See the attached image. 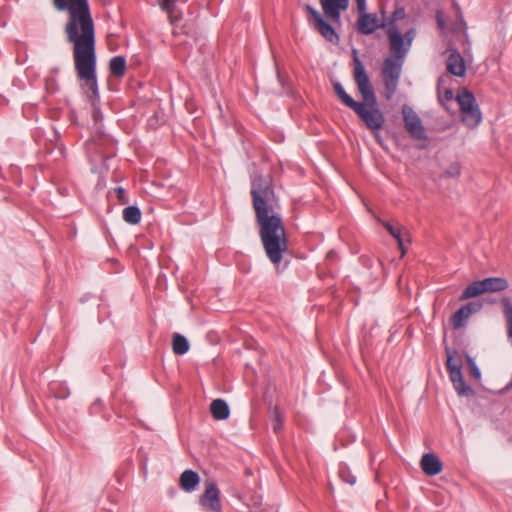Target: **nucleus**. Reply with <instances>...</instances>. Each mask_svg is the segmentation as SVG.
Returning <instances> with one entry per match:
<instances>
[{
    "instance_id": "nucleus-21",
    "label": "nucleus",
    "mask_w": 512,
    "mask_h": 512,
    "mask_svg": "<svg viewBox=\"0 0 512 512\" xmlns=\"http://www.w3.org/2000/svg\"><path fill=\"white\" fill-rule=\"evenodd\" d=\"M110 74L116 78H122L126 71V59L124 56H114L109 61Z\"/></svg>"
},
{
    "instance_id": "nucleus-38",
    "label": "nucleus",
    "mask_w": 512,
    "mask_h": 512,
    "mask_svg": "<svg viewBox=\"0 0 512 512\" xmlns=\"http://www.w3.org/2000/svg\"><path fill=\"white\" fill-rule=\"evenodd\" d=\"M452 99H453V91H452V89H450V88H446V89L444 90V94L442 95V103H440V104H441V105H444V102H445V101H447V102H448V101H450V100H452Z\"/></svg>"
},
{
    "instance_id": "nucleus-4",
    "label": "nucleus",
    "mask_w": 512,
    "mask_h": 512,
    "mask_svg": "<svg viewBox=\"0 0 512 512\" xmlns=\"http://www.w3.org/2000/svg\"><path fill=\"white\" fill-rule=\"evenodd\" d=\"M323 13L310 4L304 5L308 24L326 41L339 44L340 36L336 28L341 26V15L346 12L350 0H319Z\"/></svg>"
},
{
    "instance_id": "nucleus-17",
    "label": "nucleus",
    "mask_w": 512,
    "mask_h": 512,
    "mask_svg": "<svg viewBox=\"0 0 512 512\" xmlns=\"http://www.w3.org/2000/svg\"><path fill=\"white\" fill-rule=\"evenodd\" d=\"M210 412L215 420H226L230 416L228 403L223 399H214L210 404Z\"/></svg>"
},
{
    "instance_id": "nucleus-2",
    "label": "nucleus",
    "mask_w": 512,
    "mask_h": 512,
    "mask_svg": "<svg viewBox=\"0 0 512 512\" xmlns=\"http://www.w3.org/2000/svg\"><path fill=\"white\" fill-rule=\"evenodd\" d=\"M250 195L263 249L275 270L281 273L288 268L292 253L284 221L278 213L280 203L273 177L252 175Z\"/></svg>"
},
{
    "instance_id": "nucleus-27",
    "label": "nucleus",
    "mask_w": 512,
    "mask_h": 512,
    "mask_svg": "<svg viewBox=\"0 0 512 512\" xmlns=\"http://www.w3.org/2000/svg\"><path fill=\"white\" fill-rule=\"evenodd\" d=\"M49 391L56 399H66L70 395L69 389L61 383H51Z\"/></svg>"
},
{
    "instance_id": "nucleus-23",
    "label": "nucleus",
    "mask_w": 512,
    "mask_h": 512,
    "mask_svg": "<svg viewBox=\"0 0 512 512\" xmlns=\"http://www.w3.org/2000/svg\"><path fill=\"white\" fill-rule=\"evenodd\" d=\"M500 303L507 324V336L512 344V303L508 297H502Z\"/></svg>"
},
{
    "instance_id": "nucleus-28",
    "label": "nucleus",
    "mask_w": 512,
    "mask_h": 512,
    "mask_svg": "<svg viewBox=\"0 0 512 512\" xmlns=\"http://www.w3.org/2000/svg\"><path fill=\"white\" fill-rule=\"evenodd\" d=\"M463 355H464L466 363L468 365L469 375L475 380H480L481 379V371H480L479 367L477 366L476 362L474 361V359L466 352H464Z\"/></svg>"
},
{
    "instance_id": "nucleus-31",
    "label": "nucleus",
    "mask_w": 512,
    "mask_h": 512,
    "mask_svg": "<svg viewBox=\"0 0 512 512\" xmlns=\"http://www.w3.org/2000/svg\"><path fill=\"white\" fill-rule=\"evenodd\" d=\"M339 476L344 482L350 485H354L356 483V477L350 473L347 466H340Z\"/></svg>"
},
{
    "instance_id": "nucleus-43",
    "label": "nucleus",
    "mask_w": 512,
    "mask_h": 512,
    "mask_svg": "<svg viewBox=\"0 0 512 512\" xmlns=\"http://www.w3.org/2000/svg\"><path fill=\"white\" fill-rule=\"evenodd\" d=\"M510 389H512V376H511V379L510 381L508 382V384L501 390H499V394H504L506 393L507 391H509Z\"/></svg>"
},
{
    "instance_id": "nucleus-8",
    "label": "nucleus",
    "mask_w": 512,
    "mask_h": 512,
    "mask_svg": "<svg viewBox=\"0 0 512 512\" xmlns=\"http://www.w3.org/2000/svg\"><path fill=\"white\" fill-rule=\"evenodd\" d=\"M459 105L461 121L469 128H475L481 122L482 113L473 92L465 89L456 97Z\"/></svg>"
},
{
    "instance_id": "nucleus-18",
    "label": "nucleus",
    "mask_w": 512,
    "mask_h": 512,
    "mask_svg": "<svg viewBox=\"0 0 512 512\" xmlns=\"http://www.w3.org/2000/svg\"><path fill=\"white\" fill-rule=\"evenodd\" d=\"M381 15L383 17L384 23L386 24V29L393 27H398L396 24L397 21L402 20L406 16V10L404 6H400L398 4V1H395V10L392 12L391 15L386 17V11L384 8L381 9Z\"/></svg>"
},
{
    "instance_id": "nucleus-5",
    "label": "nucleus",
    "mask_w": 512,
    "mask_h": 512,
    "mask_svg": "<svg viewBox=\"0 0 512 512\" xmlns=\"http://www.w3.org/2000/svg\"><path fill=\"white\" fill-rule=\"evenodd\" d=\"M446 362L445 366L449 374L450 381L457 394L461 397H472L475 395L474 389L468 385L462 374V355L456 348L445 347Z\"/></svg>"
},
{
    "instance_id": "nucleus-41",
    "label": "nucleus",
    "mask_w": 512,
    "mask_h": 512,
    "mask_svg": "<svg viewBox=\"0 0 512 512\" xmlns=\"http://www.w3.org/2000/svg\"><path fill=\"white\" fill-rule=\"evenodd\" d=\"M396 241H397V244H398V248L401 251V257H403L406 254V248L404 246V239H403V237H401V238H399Z\"/></svg>"
},
{
    "instance_id": "nucleus-40",
    "label": "nucleus",
    "mask_w": 512,
    "mask_h": 512,
    "mask_svg": "<svg viewBox=\"0 0 512 512\" xmlns=\"http://www.w3.org/2000/svg\"><path fill=\"white\" fill-rule=\"evenodd\" d=\"M103 408V403L100 400H96L90 406V412L96 413L99 412Z\"/></svg>"
},
{
    "instance_id": "nucleus-13",
    "label": "nucleus",
    "mask_w": 512,
    "mask_h": 512,
    "mask_svg": "<svg viewBox=\"0 0 512 512\" xmlns=\"http://www.w3.org/2000/svg\"><path fill=\"white\" fill-rule=\"evenodd\" d=\"M420 467L426 476L433 477L443 470L442 460L434 453H424L420 460Z\"/></svg>"
},
{
    "instance_id": "nucleus-44",
    "label": "nucleus",
    "mask_w": 512,
    "mask_h": 512,
    "mask_svg": "<svg viewBox=\"0 0 512 512\" xmlns=\"http://www.w3.org/2000/svg\"><path fill=\"white\" fill-rule=\"evenodd\" d=\"M92 297H93V295H92V294L87 293V294H85L83 297H81V298H80V302H81V303H85L86 301H88V300H89L90 298H92Z\"/></svg>"
},
{
    "instance_id": "nucleus-1",
    "label": "nucleus",
    "mask_w": 512,
    "mask_h": 512,
    "mask_svg": "<svg viewBox=\"0 0 512 512\" xmlns=\"http://www.w3.org/2000/svg\"><path fill=\"white\" fill-rule=\"evenodd\" d=\"M58 11H67L64 27L67 41L73 45V60L80 88L96 108L100 103L97 80L95 24L88 0H53Z\"/></svg>"
},
{
    "instance_id": "nucleus-25",
    "label": "nucleus",
    "mask_w": 512,
    "mask_h": 512,
    "mask_svg": "<svg viewBox=\"0 0 512 512\" xmlns=\"http://www.w3.org/2000/svg\"><path fill=\"white\" fill-rule=\"evenodd\" d=\"M333 90L341 103L352 110L355 99L346 92L343 85L340 82L335 81L333 82Z\"/></svg>"
},
{
    "instance_id": "nucleus-45",
    "label": "nucleus",
    "mask_w": 512,
    "mask_h": 512,
    "mask_svg": "<svg viewBox=\"0 0 512 512\" xmlns=\"http://www.w3.org/2000/svg\"><path fill=\"white\" fill-rule=\"evenodd\" d=\"M101 117H102V115H101L99 110H95L93 112V118H94L95 121H98V118H101Z\"/></svg>"
},
{
    "instance_id": "nucleus-19",
    "label": "nucleus",
    "mask_w": 512,
    "mask_h": 512,
    "mask_svg": "<svg viewBox=\"0 0 512 512\" xmlns=\"http://www.w3.org/2000/svg\"><path fill=\"white\" fill-rule=\"evenodd\" d=\"M481 283H483L485 293L504 291L509 286L507 279L504 277H487L482 279Z\"/></svg>"
},
{
    "instance_id": "nucleus-42",
    "label": "nucleus",
    "mask_w": 512,
    "mask_h": 512,
    "mask_svg": "<svg viewBox=\"0 0 512 512\" xmlns=\"http://www.w3.org/2000/svg\"><path fill=\"white\" fill-rule=\"evenodd\" d=\"M357 10L367 8V2L366 0H355Z\"/></svg>"
},
{
    "instance_id": "nucleus-34",
    "label": "nucleus",
    "mask_w": 512,
    "mask_h": 512,
    "mask_svg": "<svg viewBox=\"0 0 512 512\" xmlns=\"http://www.w3.org/2000/svg\"><path fill=\"white\" fill-rule=\"evenodd\" d=\"M45 88H46L47 93H49V94H54L55 92H57L59 89V86H58L56 78H54V77L46 78Z\"/></svg>"
},
{
    "instance_id": "nucleus-3",
    "label": "nucleus",
    "mask_w": 512,
    "mask_h": 512,
    "mask_svg": "<svg viewBox=\"0 0 512 512\" xmlns=\"http://www.w3.org/2000/svg\"><path fill=\"white\" fill-rule=\"evenodd\" d=\"M351 54L353 79L362 98V101H354L352 111L371 132L376 143L382 147L384 141L380 132L384 128L386 117L379 107L370 76L366 71L364 63L359 58L358 50L353 48Z\"/></svg>"
},
{
    "instance_id": "nucleus-33",
    "label": "nucleus",
    "mask_w": 512,
    "mask_h": 512,
    "mask_svg": "<svg viewBox=\"0 0 512 512\" xmlns=\"http://www.w3.org/2000/svg\"><path fill=\"white\" fill-rule=\"evenodd\" d=\"M114 193H115L117 200L121 204H127L129 202V197H128V194H127V191L125 188L118 186V187L114 188Z\"/></svg>"
},
{
    "instance_id": "nucleus-46",
    "label": "nucleus",
    "mask_w": 512,
    "mask_h": 512,
    "mask_svg": "<svg viewBox=\"0 0 512 512\" xmlns=\"http://www.w3.org/2000/svg\"><path fill=\"white\" fill-rule=\"evenodd\" d=\"M154 118L157 119V114L156 113H155L154 117L149 119V121H148L149 126H153L154 125V123H153Z\"/></svg>"
},
{
    "instance_id": "nucleus-7",
    "label": "nucleus",
    "mask_w": 512,
    "mask_h": 512,
    "mask_svg": "<svg viewBox=\"0 0 512 512\" xmlns=\"http://www.w3.org/2000/svg\"><path fill=\"white\" fill-rule=\"evenodd\" d=\"M404 60H400L395 57L388 56L385 58L382 68L381 75L384 85V97L386 100H390L397 91L399 79L402 72V65Z\"/></svg>"
},
{
    "instance_id": "nucleus-16",
    "label": "nucleus",
    "mask_w": 512,
    "mask_h": 512,
    "mask_svg": "<svg viewBox=\"0 0 512 512\" xmlns=\"http://www.w3.org/2000/svg\"><path fill=\"white\" fill-rule=\"evenodd\" d=\"M199 483L200 476L196 471L192 469H187L180 475L179 486L185 492H193L197 488Z\"/></svg>"
},
{
    "instance_id": "nucleus-35",
    "label": "nucleus",
    "mask_w": 512,
    "mask_h": 512,
    "mask_svg": "<svg viewBox=\"0 0 512 512\" xmlns=\"http://www.w3.org/2000/svg\"><path fill=\"white\" fill-rule=\"evenodd\" d=\"M448 79H449V77L446 75H441L437 79L436 90H437V96H438L439 103H442L441 90L444 87V85L447 83Z\"/></svg>"
},
{
    "instance_id": "nucleus-10",
    "label": "nucleus",
    "mask_w": 512,
    "mask_h": 512,
    "mask_svg": "<svg viewBox=\"0 0 512 512\" xmlns=\"http://www.w3.org/2000/svg\"><path fill=\"white\" fill-rule=\"evenodd\" d=\"M386 34L389 41L390 57L404 60L410 47L406 44L399 27L392 26V28L386 29Z\"/></svg>"
},
{
    "instance_id": "nucleus-6",
    "label": "nucleus",
    "mask_w": 512,
    "mask_h": 512,
    "mask_svg": "<svg viewBox=\"0 0 512 512\" xmlns=\"http://www.w3.org/2000/svg\"><path fill=\"white\" fill-rule=\"evenodd\" d=\"M402 116L404 128L409 136L417 141H420L417 145L418 149H427L429 146V136L427 135L426 128L422 123L420 116L408 105L402 106Z\"/></svg>"
},
{
    "instance_id": "nucleus-9",
    "label": "nucleus",
    "mask_w": 512,
    "mask_h": 512,
    "mask_svg": "<svg viewBox=\"0 0 512 512\" xmlns=\"http://www.w3.org/2000/svg\"><path fill=\"white\" fill-rule=\"evenodd\" d=\"M359 16L355 24L357 32L361 35H371L378 29H386L384 20L379 21L375 13H368L367 8L357 10Z\"/></svg>"
},
{
    "instance_id": "nucleus-29",
    "label": "nucleus",
    "mask_w": 512,
    "mask_h": 512,
    "mask_svg": "<svg viewBox=\"0 0 512 512\" xmlns=\"http://www.w3.org/2000/svg\"><path fill=\"white\" fill-rule=\"evenodd\" d=\"M271 422H272V429L275 433H279L283 429V423H284L283 415L277 406L273 408Z\"/></svg>"
},
{
    "instance_id": "nucleus-22",
    "label": "nucleus",
    "mask_w": 512,
    "mask_h": 512,
    "mask_svg": "<svg viewBox=\"0 0 512 512\" xmlns=\"http://www.w3.org/2000/svg\"><path fill=\"white\" fill-rule=\"evenodd\" d=\"M190 344L187 338L177 332L172 335V350L176 355H184L189 351Z\"/></svg>"
},
{
    "instance_id": "nucleus-36",
    "label": "nucleus",
    "mask_w": 512,
    "mask_h": 512,
    "mask_svg": "<svg viewBox=\"0 0 512 512\" xmlns=\"http://www.w3.org/2000/svg\"><path fill=\"white\" fill-rule=\"evenodd\" d=\"M435 18H436L437 27L440 30H444L446 27V22H445V19H444V16H443V13L441 10L436 11Z\"/></svg>"
},
{
    "instance_id": "nucleus-32",
    "label": "nucleus",
    "mask_w": 512,
    "mask_h": 512,
    "mask_svg": "<svg viewBox=\"0 0 512 512\" xmlns=\"http://www.w3.org/2000/svg\"><path fill=\"white\" fill-rule=\"evenodd\" d=\"M445 176L448 178H456L461 174V165L459 162H452L445 170Z\"/></svg>"
},
{
    "instance_id": "nucleus-26",
    "label": "nucleus",
    "mask_w": 512,
    "mask_h": 512,
    "mask_svg": "<svg viewBox=\"0 0 512 512\" xmlns=\"http://www.w3.org/2000/svg\"><path fill=\"white\" fill-rule=\"evenodd\" d=\"M457 12V20L451 24V31L453 33H466L467 23L464 20L462 10L457 3H454Z\"/></svg>"
},
{
    "instance_id": "nucleus-39",
    "label": "nucleus",
    "mask_w": 512,
    "mask_h": 512,
    "mask_svg": "<svg viewBox=\"0 0 512 512\" xmlns=\"http://www.w3.org/2000/svg\"><path fill=\"white\" fill-rule=\"evenodd\" d=\"M177 0H157L162 10H167L172 4H175Z\"/></svg>"
},
{
    "instance_id": "nucleus-11",
    "label": "nucleus",
    "mask_w": 512,
    "mask_h": 512,
    "mask_svg": "<svg viewBox=\"0 0 512 512\" xmlns=\"http://www.w3.org/2000/svg\"><path fill=\"white\" fill-rule=\"evenodd\" d=\"M483 308L481 301H470L457 309L450 318L451 327L455 330L465 326L469 317Z\"/></svg>"
},
{
    "instance_id": "nucleus-12",
    "label": "nucleus",
    "mask_w": 512,
    "mask_h": 512,
    "mask_svg": "<svg viewBox=\"0 0 512 512\" xmlns=\"http://www.w3.org/2000/svg\"><path fill=\"white\" fill-rule=\"evenodd\" d=\"M199 503L214 512L221 510L220 491L215 482H207L206 489L199 498Z\"/></svg>"
},
{
    "instance_id": "nucleus-37",
    "label": "nucleus",
    "mask_w": 512,
    "mask_h": 512,
    "mask_svg": "<svg viewBox=\"0 0 512 512\" xmlns=\"http://www.w3.org/2000/svg\"><path fill=\"white\" fill-rule=\"evenodd\" d=\"M415 35H416V31H415V29H414V28H410V29H408V30L405 32V34H403L404 39H405V41H406V44H408V46H409V47L411 46L412 41H413V39H414Z\"/></svg>"
},
{
    "instance_id": "nucleus-15",
    "label": "nucleus",
    "mask_w": 512,
    "mask_h": 512,
    "mask_svg": "<svg viewBox=\"0 0 512 512\" xmlns=\"http://www.w3.org/2000/svg\"><path fill=\"white\" fill-rule=\"evenodd\" d=\"M164 11L168 15L170 24L173 26V35H180V34L188 35L189 34L187 24L179 26V23L182 20V13L177 10L175 4H172L167 10H164Z\"/></svg>"
},
{
    "instance_id": "nucleus-30",
    "label": "nucleus",
    "mask_w": 512,
    "mask_h": 512,
    "mask_svg": "<svg viewBox=\"0 0 512 512\" xmlns=\"http://www.w3.org/2000/svg\"><path fill=\"white\" fill-rule=\"evenodd\" d=\"M385 229L388 231V233L395 238V240H398L402 236V229L401 226H395L389 221H383L382 222Z\"/></svg>"
},
{
    "instance_id": "nucleus-24",
    "label": "nucleus",
    "mask_w": 512,
    "mask_h": 512,
    "mask_svg": "<svg viewBox=\"0 0 512 512\" xmlns=\"http://www.w3.org/2000/svg\"><path fill=\"white\" fill-rule=\"evenodd\" d=\"M123 220L130 225H137L141 221L142 212L136 205H130L123 209Z\"/></svg>"
},
{
    "instance_id": "nucleus-20",
    "label": "nucleus",
    "mask_w": 512,
    "mask_h": 512,
    "mask_svg": "<svg viewBox=\"0 0 512 512\" xmlns=\"http://www.w3.org/2000/svg\"><path fill=\"white\" fill-rule=\"evenodd\" d=\"M485 293L483 283L481 280H476L470 283L459 296V301H465L470 298H475Z\"/></svg>"
},
{
    "instance_id": "nucleus-14",
    "label": "nucleus",
    "mask_w": 512,
    "mask_h": 512,
    "mask_svg": "<svg viewBox=\"0 0 512 512\" xmlns=\"http://www.w3.org/2000/svg\"><path fill=\"white\" fill-rule=\"evenodd\" d=\"M447 71L457 77H463L466 73L465 60L457 49L450 50L446 61Z\"/></svg>"
}]
</instances>
